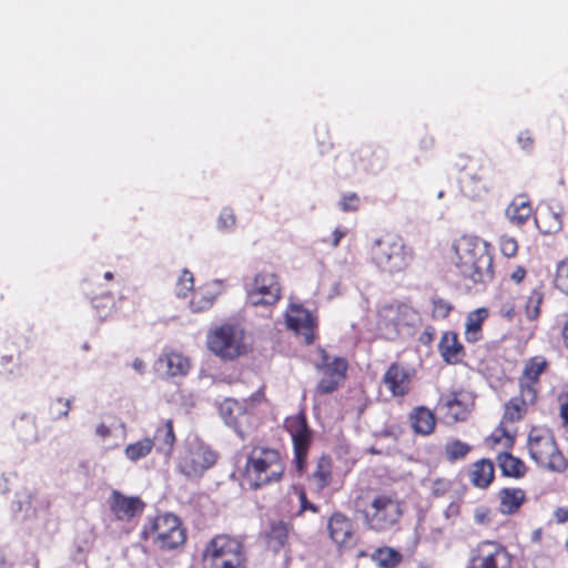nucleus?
I'll return each mask as SVG.
<instances>
[{
    "instance_id": "f257e3e1",
    "label": "nucleus",
    "mask_w": 568,
    "mask_h": 568,
    "mask_svg": "<svg viewBox=\"0 0 568 568\" xmlns=\"http://www.w3.org/2000/svg\"><path fill=\"white\" fill-rule=\"evenodd\" d=\"M487 243L478 237L463 235L452 245L450 264L455 273L473 284H486L494 277V260Z\"/></svg>"
},
{
    "instance_id": "f03ea898",
    "label": "nucleus",
    "mask_w": 568,
    "mask_h": 568,
    "mask_svg": "<svg viewBox=\"0 0 568 568\" xmlns=\"http://www.w3.org/2000/svg\"><path fill=\"white\" fill-rule=\"evenodd\" d=\"M245 449L241 476L248 489L258 490L283 480L286 465L278 449L261 444L248 445Z\"/></svg>"
},
{
    "instance_id": "7ed1b4c3",
    "label": "nucleus",
    "mask_w": 568,
    "mask_h": 568,
    "mask_svg": "<svg viewBox=\"0 0 568 568\" xmlns=\"http://www.w3.org/2000/svg\"><path fill=\"white\" fill-rule=\"evenodd\" d=\"M371 261L383 273L395 275L406 272L415 260V250L398 233L388 232L371 246Z\"/></svg>"
},
{
    "instance_id": "20e7f679",
    "label": "nucleus",
    "mask_w": 568,
    "mask_h": 568,
    "mask_svg": "<svg viewBox=\"0 0 568 568\" xmlns=\"http://www.w3.org/2000/svg\"><path fill=\"white\" fill-rule=\"evenodd\" d=\"M140 537L162 552L181 550L187 540V530L181 518L172 513L158 514L149 517L140 532Z\"/></svg>"
},
{
    "instance_id": "39448f33",
    "label": "nucleus",
    "mask_w": 568,
    "mask_h": 568,
    "mask_svg": "<svg viewBox=\"0 0 568 568\" xmlns=\"http://www.w3.org/2000/svg\"><path fill=\"white\" fill-rule=\"evenodd\" d=\"M247 549L240 536L217 534L202 551L203 568H247Z\"/></svg>"
},
{
    "instance_id": "423d86ee",
    "label": "nucleus",
    "mask_w": 568,
    "mask_h": 568,
    "mask_svg": "<svg viewBox=\"0 0 568 568\" xmlns=\"http://www.w3.org/2000/svg\"><path fill=\"white\" fill-rule=\"evenodd\" d=\"M527 447L531 459L538 466L555 473H564L567 469L568 462L550 429L532 427L528 435Z\"/></svg>"
},
{
    "instance_id": "0eeeda50",
    "label": "nucleus",
    "mask_w": 568,
    "mask_h": 568,
    "mask_svg": "<svg viewBox=\"0 0 568 568\" xmlns=\"http://www.w3.org/2000/svg\"><path fill=\"white\" fill-rule=\"evenodd\" d=\"M455 168L460 172L458 184L464 196L479 200L491 189L488 170L479 159L462 154L457 158Z\"/></svg>"
},
{
    "instance_id": "6e6552de",
    "label": "nucleus",
    "mask_w": 568,
    "mask_h": 568,
    "mask_svg": "<svg viewBox=\"0 0 568 568\" xmlns=\"http://www.w3.org/2000/svg\"><path fill=\"white\" fill-rule=\"evenodd\" d=\"M403 504L395 493H382L373 497L364 511L368 527L375 531H384L397 524L403 515Z\"/></svg>"
},
{
    "instance_id": "1a4fd4ad",
    "label": "nucleus",
    "mask_w": 568,
    "mask_h": 568,
    "mask_svg": "<svg viewBox=\"0 0 568 568\" xmlns=\"http://www.w3.org/2000/svg\"><path fill=\"white\" fill-rule=\"evenodd\" d=\"M465 568H514V556L496 539H483L468 552Z\"/></svg>"
},
{
    "instance_id": "9d476101",
    "label": "nucleus",
    "mask_w": 568,
    "mask_h": 568,
    "mask_svg": "<svg viewBox=\"0 0 568 568\" xmlns=\"http://www.w3.org/2000/svg\"><path fill=\"white\" fill-rule=\"evenodd\" d=\"M207 347L223 359L233 361L247 352L245 334L233 324H223L207 334Z\"/></svg>"
},
{
    "instance_id": "9b49d317",
    "label": "nucleus",
    "mask_w": 568,
    "mask_h": 568,
    "mask_svg": "<svg viewBox=\"0 0 568 568\" xmlns=\"http://www.w3.org/2000/svg\"><path fill=\"white\" fill-rule=\"evenodd\" d=\"M284 428L292 439L295 469L298 475H303L307 469L308 454L313 444V432L307 424L305 413L301 412L286 417Z\"/></svg>"
},
{
    "instance_id": "f8f14e48",
    "label": "nucleus",
    "mask_w": 568,
    "mask_h": 568,
    "mask_svg": "<svg viewBox=\"0 0 568 568\" xmlns=\"http://www.w3.org/2000/svg\"><path fill=\"white\" fill-rule=\"evenodd\" d=\"M376 328L378 334L389 341L397 338L400 329L410 325L415 312L400 302L384 304L377 310Z\"/></svg>"
},
{
    "instance_id": "ddd939ff",
    "label": "nucleus",
    "mask_w": 568,
    "mask_h": 568,
    "mask_svg": "<svg viewBox=\"0 0 568 568\" xmlns=\"http://www.w3.org/2000/svg\"><path fill=\"white\" fill-rule=\"evenodd\" d=\"M216 454L207 446L196 443L187 446L179 460V469L189 478H197L216 463Z\"/></svg>"
},
{
    "instance_id": "4468645a",
    "label": "nucleus",
    "mask_w": 568,
    "mask_h": 568,
    "mask_svg": "<svg viewBox=\"0 0 568 568\" xmlns=\"http://www.w3.org/2000/svg\"><path fill=\"white\" fill-rule=\"evenodd\" d=\"M285 322L287 328L301 336L305 345H312L315 342L318 318L303 304L292 303L285 313Z\"/></svg>"
},
{
    "instance_id": "2eb2a0df",
    "label": "nucleus",
    "mask_w": 568,
    "mask_h": 568,
    "mask_svg": "<svg viewBox=\"0 0 568 568\" xmlns=\"http://www.w3.org/2000/svg\"><path fill=\"white\" fill-rule=\"evenodd\" d=\"M282 295L278 276L275 273L262 271L253 280L247 297L252 305H275Z\"/></svg>"
},
{
    "instance_id": "dca6fc26",
    "label": "nucleus",
    "mask_w": 568,
    "mask_h": 568,
    "mask_svg": "<svg viewBox=\"0 0 568 568\" xmlns=\"http://www.w3.org/2000/svg\"><path fill=\"white\" fill-rule=\"evenodd\" d=\"M322 378L317 383L316 390L321 395L334 393L346 378L348 362L344 357L329 358L323 352V363L317 365Z\"/></svg>"
},
{
    "instance_id": "f3484780",
    "label": "nucleus",
    "mask_w": 568,
    "mask_h": 568,
    "mask_svg": "<svg viewBox=\"0 0 568 568\" xmlns=\"http://www.w3.org/2000/svg\"><path fill=\"white\" fill-rule=\"evenodd\" d=\"M549 362L541 355H536L526 361L523 372L518 377V387L527 399H538L540 390V376L548 369Z\"/></svg>"
},
{
    "instance_id": "a211bd4d",
    "label": "nucleus",
    "mask_w": 568,
    "mask_h": 568,
    "mask_svg": "<svg viewBox=\"0 0 568 568\" xmlns=\"http://www.w3.org/2000/svg\"><path fill=\"white\" fill-rule=\"evenodd\" d=\"M414 371L399 362L392 363L382 376V384L394 398H404L412 390Z\"/></svg>"
},
{
    "instance_id": "6ab92c4d",
    "label": "nucleus",
    "mask_w": 568,
    "mask_h": 568,
    "mask_svg": "<svg viewBox=\"0 0 568 568\" xmlns=\"http://www.w3.org/2000/svg\"><path fill=\"white\" fill-rule=\"evenodd\" d=\"M329 538L339 549H351L356 545L352 520L343 513H333L327 520Z\"/></svg>"
},
{
    "instance_id": "aec40b11",
    "label": "nucleus",
    "mask_w": 568,
    "mask_h": 568,
    "mask_svg": "<svg viewBox=\"0 0 568 568\" xmlns=\"http://www.w3.org/2000/svg\"><path fill=\"white\" fill-rule=\"evenodd\" d=\"M437 409L447 423L464 422L470 412L467 396L463 390L442 395L437 402Z\"/></svg>"
},
{
    "instance_id": "412c9836",
    "label": "nucleus",
    "mask_w": 568,
    "mask_h": 568,
    "mask_svg": "<svg viewBox=\"0 0 568 568\" xmlns=\"http://www.w3.org/2000/svg\"><path fill=\"white\" fill-rule=\"evenodd\" d=\"M109 507L118 520L130 523L143 513L145 503L139 496H125L119 490H113Z\"/></svg>"
},
{
    "instance_id": "4be33fe9",
    "label": "nucleus",
    "mask_w": 568,
    "mask_h": 568,
    "mask_svg": "<svg viewBox=\"0 0 568 568\" xmlns=\"http://www.w3.org/2000/svg\"><path fill=\"white\" fill-rule=\"evenodd\" d=\"M158 371L166 377H182L189 374L192 363L190 357L173 348H165L155 362Z\"/></svg>"
},
{
    "instance_id": "5701e85b",
    "label": "nucleus",
    "mask_w": 568,
    "mask_h": 568,
    "mask_svg": "<svg viewBox=\"0 0 568 568\" xmlns=\"http://www.w3.org/2000/svg\"><path fill=\"white\" fill-rule=\"evenodd\" d=\"M438 352L443 362L447 365H457L463 362L466 351L454 331L443 332L438 342Z\"/></svg>"
},
{
    "instance_id": "b1692460",
    "label": "nucleus",
    "mask_w": 568,
    "mask_h": 568,
    "mask_svg": "<svg viewBox=\"0 0 568 568\" xmlns=\"http://www.w3.org/2000/svg\"><path fill=\"white\" fill-rule=\"evenodd\" d=\"M307 480L311 489L317 495L333 483V459L329 455L323 454L316 459Z\"/></svg>"
},
{
    "instance_id": "393cba45",
    "label": "nucleus",
    "mask_w": 568,
    "mask_h": 568,
    "mask_svg": "<svg viewBox=\"0 0 568 568\" xmlns=\"http://www.w3.org/2000/svg\"><path fill=\"white\" fill-rule=\"evenodd\" d=\"M532 212L530 197L521 193L513 197L505 210V215L513 225L520 227L530 220Z\"/></svg>"
},
{
    "instance_id": "a878e982",
    "label": "nucleus",
    "mask_w": 568,
    "mask_h": 568,
    "mask_svg": "<svg viewBox=\"0 0 568 568\" xmlns=\"http://www.w3.org/2000/svg\"><path fill=\"white\" fill-rule=\"evenodd\" d=\"M293 531V524L285 520H274L265 532L266 547L273 552H278L288 546L290 536Z\"/></svg>"
},
{
    "instance_id": "bb28decb",
    "label": "nucleus",
    "mask_w": 568,
    "mask_h": 568,
    "mask_svg": "<svg viewBox=\"0 0 568 568\" xmlns=\"http://www.w3.org/2000/svg\"><path fill=\"white\" fill-rule=\"evenodd\" d=\"M469 483L479 489H486L495 479V465L488 458H481L469 465L467 469Z\"/></svg>"
},
{
    "instance_id": "cd10ccee",
    "label": "nucleus",
    "mask_w": 568,
    "mask_h": 568,
    "mask_svg": "<svg viewBox=\"0 0 568 568\" xmlns=\"http://www.w3.org/2000/svg\"><path fill=\"white\" fill-rule=\"evenodd\" d=\"M537 403V399H527L523 392L519 390L517 396L511 397L504 405V414L500 423L507 425L520 422L526 416L528 408L534 406Z\"/></svg>"
},
{
    "instance_id": "c85d7f7f",
    "label": "nucleus",
    "mask_w": 568,
    "mask_h": 568,
    "mask_svg": "<svg viewBox=\"0 0 568 568\" xmlns=\"http://www.w3.org/2000/svg\"><path fill=\"white\" fill-rule=\"evenodd\" d=\"M499 507L503 515H514L518 513L526 501V491L518 487H505L498 491Z\"/></svg>"
},
{
    "instance_id": "c756f323",
    "label": "nucleus",
    "mask_w": 568,
    "mask_h": 568,
    "mask_svg": "<svg viewBox=\"0 0 568 568\" xmlns=\"http://www.w3.org/2000/svg\"><path fill=\"white\" fill-rule=\"evenodd\" d=\"M151 439L153 440L158 453L164 455L165 457H170L174 450V445L176 442L173 420L166 419L163 422V424L158 426L154 432V436Z\"/></svg>"
},
{
    "instance_id": "7c9ffc66",
    "label": "nucleus",
    "mask_w": 568,
    "mask_h": 568,
    "mask_svg": "<svg viewBox=\"0 0 568 568\" xmlns=\"http://www.w3.org/2000/svg\"><path fill=\"white\" fill-rule=\"evenodd\" d=\"M489 312L486 307L471 311L466 316L464 336L467 343H477L483 338V325L488 318Z\"/></svg>"
},
{
    "instance_id": "2f4dec72",
    "label": "nucleus",
    "mask_w": 568,
    "mask_h": 568,
    "mask_svg": "<svg viewBox=\"0 0 568 568\" xmlns=\"http://www.w3.org/2000/svg\"><path fill=\"white\" fill-rule=\"evenodd\" d=\"M409 422L416 434L428 436L434 433L436 418L430 409L420 406L413 409L409 415Z\"/></svg>"
},
{
    "instance_id": "473e14b6",
    "label": "nucleus",
    "mask_w": 568,
    "mask_h": 568,
    "mask_svg": "<svg viewBox=\"0 0 568 568\" xmlns=\"http://www.w3.org/2000/svg\"><path fill=\"white\" fill-rule=\"evenodd\" d=\"M537 230L544 235H551L559 232L562 227L561 215L552 209L541 210L534 216Z\"/></svg>"
},
{
    "instance_id": "72a5a7b5",
    "label": "nucleus",
    "mask_w": 568,
    "mask_h": 568,
    "mask_svg": "<svg viewBox=\"0 0 568 568\" xmlns=\"http://www.w3.org/2000/svg\"><path fill=\"white\" fill-rule=\"evenodd\" d=\"M497 463L503 475L507 477L521 478L527 470L525 463L508 452H499Z\"/></svg>"
},
{
    "instance_id": "f704fd0d",
    "label": "nucleus",
    "mask_w": 568,
    "mask_h": 568,
    "mask_svg": "<svg viewBox=\"0 0 568 568\" xmlns=\"http://www.w3.org/2000/svg\"><path fill=\"white\" fill-rule=\"evenodd\" d=\"M515 437L508 432L507 425L499 423L498 427L487 437L486 444L496 452H508L513 448Z\"/></svg>"
},
{
    "instance_id": "c9c22d12",
    "label": "nucleus",
    "mask_w": 568,
    "mask_h": 568,
    "mask_svg": "<svg viewBox=\"0 0 568 568\" xmlns=\"http://www.w3.org/2000/svg\"><path fill=\"white\" fill-rule=\"evenodd\" d=\"M544 298V284L539 282L530 290L525 301L524 311L528 321H536L540 316Z\"/></svg>"
},
{
    "instance_id": "e433bc0d",
    "label": "nucleus",
    "mask_w": 568,
    "mask_h": 568,
    "mask_svg": "<svg viewBox=\"0 0 568 568\" xmlns=\"http://www.w3.org/2000/svg\"><path fill=\"white\" fill-rule=\"evenodd\" d=\"M219 410L225 424L232 427H236L240 417L245 414L244 406L239 400L232 398H225L220 404Z\"/></svg>"
},
{
    "instance_id": "4c0bfd02",
    "label": "nucleus",
    "mask_w": 568,
    "mask_h": 568,
    "mask_svg": "<svg viewBox=\"0 0 568 568\" xmlns=\"http://www.w3.org/2000/svg\"><path fill=\"white\" fill-rule=\"evenodd\" d=\"M372 559L381 568H396L402 561V554L388 546L377 548L372 555Z\"/></svg>"
},
{
    "instance_id": "58836bf2",
    "label": "nucleus",
    "mask_w": 568,
    "mask_h": 568,
    "mask_svg": "<svg viewBox=\"0 0 568 568\" xmlns=\"http://www.w3.org/2000/svg\"><path fill=\"white\" fill-rule=\"evenodd\" d=\"M153 447H154L153 440L151 438L146 437V438L140 439L135 443L129 444L125 447L124 453H125V456L130 460L136 462L141 458L146 457L152 452Z\"/></svg>"
},
{
    "instance_id": "ea45409f",
    "label": "nucleus",
    "mask_w": 568,
    "mask_h": 568,
    "mask_svg": "<svg viewBox=\"0 0 568 568\" xmlns=\"http://www.w3.org/2000/svg\"><path fill=\"white\" fill-rule=\"evenodd\" d=\"M444 449L446 459L454 463L464 459L471 450V446L459 439H454L447 442Z\"/></svg>"
},
{
    "instance_id": "a19ab883",
    "label": "nucleus",
    "mask_w": 568,
    "mask_h": 568,
    "mask_svg": "<svg viewBox=\"0 0 568 568\" xmlns=\"http://www.w3.org/2000/svg\"><path fill=\"white\" fill-rule=\"evenodd\" d=\"M71 409V399L57 397L52 399L48 407L49 418L51 420H59L68 416Z\"/></svg>"
},
{
    "instance_id": "79ce46f5",
    "label": "nucleus",
    "mask_w": 568,
    "mask_h": 568,
    "mask_svg": "<svg viewBox=\"0 0 568 568\" xmlns=\"http://www.w3.org/2000/svg\"><path fill=\"white\" fill-rule=\"evenodd\" d=\"M432 303V318L433 320H445L449 316L452 311L454 310L453 304L439 296H434L430 301Z\"/></svg>"
},
{
    "instance_id": "37998d69",
    "label": "nucleus",
    "mask_w": 568,
    "mask_h": 568,
    "mask_svg": "<svg viewBox=\"0 0 568 568\" xmlns=\"http://www.w3.org/2000/svg\"><path fill=\"white\" fill-rule=\"evenodd\" d=\"M213 303L214 296L203 291H194L190 301V308L194 313H200L212 307Z\"/></svg>"
},
{
    "instance_id": "c03bdc74",
    "label": "nucleus",
    "mask_w": 568,
    "mask_h": 568,
    "mask_svg": "<svg viewBox=\"0 0 568 568\" xmlns=\"http://www.w3.org/2000/svg\"><path fill=\"white\" fill-rule=\"evenodd\" d=\"M194 288V276L189 270H183L175 285L176 295L186 297Z\"/></svg>"
},
{
    "instance_id": "a18cd8bd",
    "label": "nucleus",
    "mask_w": 568,
    "mask_h": 568,
    "mask_svg": "<svg viewBox=\"0 0 568 568\" xmlns=\"http://www.w3.org/2000/svg\"><path fill=\"white\" fill-rule=\"evenodd\" d=\"M498 245L500 253L507 258L515 257L519 250L518 241L514 236H509L507 234L499 237Z\"/></svg>"
},
{
    "instance_id": "49530a36",
    "label": "nucleus",
    "mask_w": 568,
    "mask_h": 568,
    "mask_svg": "<svg viewBox=\"0 0 568 568\" xmlns=\"http://www.w3.org/2000/svg\"><path fill=\"white\" fill-rule=\"evenodd\" d=\"M554 283L559 291L568 294V260H564L557 265Z\"/></svg>"
},
{
    "instance_id": "de8ad7c7",
    "label": "nucleus",
    "mask_w": 568,
    "mask_h": 568,
    "mask_svg": "<svg viewBox=\"0 0 568 568\" xmlns=\"http://www.w3.org/2000/svg\"><path fill=\"white\" fill-rule=\"evenodd\" d=\"M361 199L357 193L348 192L341 196L338 206L343 212H356L359 209Z\"/></svg>"
},
{
    "instance_id": "09e8293b",
    "label": "nucleus",
    "mask_w": 568,
    "mask_h": 568,
    "mask_svg": "<svg viewBox=\"0 0 568 568\" xmlns=\"http://www.w3.org/2000/svg\"><path fill=\"white\" fill-rule=\"evenodd\" d=\"M375 154L374 150L369 145H365L359 150L352 153L354 164H363L365 168H371L373 162L371 158Z\"/></svg>"
},
{
    "instance_id": "8fccbe9b",
    "label": "nucleus",
    "mask_w": 568,
    "mask_h": 568,
    "mask_svg": "<svg viewBox=\"0 0 568 568\" xmlns=\"http://www.w3.org/2000/svg\"><path fill=\"white\" fill-rule=\"evenodd\" d=\"M493 510L485 505H479L474 509V521L479 526H488L493 523Z\"/></svg>"
},
{
    "instance_id": "3c124183",
    "label": "nucleus",
    "mask_w": 568,
    "mask_h": 568,
    "mask_svg": "<svg viewBox=\"0 0 568 568\" xmlns=\"http://www.w3.org/2000/svg\"><path fill=\"white\" fill-rule=\"evenodd\" d=\"M236 219L233 211L225 207L221 211L217 219V226L221 230H230L235 225Z\"/></svg>"
},
{
    "instance_id": "603ef678",
    "label": "nucleus",
    "mask_w": 568,
    "mask_h": 568,
    "mask_svg": "<svg viewBox=\"0 0 568 568\" xmlns=\"http://www.w3.org/2000/svg\"><path fill=\"white\" fill-rule=\"evenodd\" d=\"M298 500H300V510L298 514H303L304 511H312L317 514L320 511V507L307 499L306 493L303 488L297 491Z\"/></svg>"
},
{
    "instance_id": "864d4df0",
    "label": "nucleus",
    "mask_w": 568,
    "mask_h": 568,
    "mask_svg": "<svg viewBox=\"0 0 568 568\" xmlns=\"http://www.w3.org/2000/svg\"><path fill=\"white\" fill-rule=\"evenodd\" d=\"M452 483L446 478H437L433 481L432 493L435 497H442L450 490Z\"/></svg>"
},
{
    "instance_id": "5fc2aeb1",
    "label": "nucleus",
    "mask_w": 568,
    "mask_h": 568,
    "mask_svg": "<svg viewBox=\"0 0 568 568\" xmlns=\"http://www.w3.org/2000/svg\"><path fill=\"white\" fill-rule=\"evenodd\" d=\"M498 314L507 320H513L516 315V305L511 301H507L500 304Z\"/></svg>"
},
{
    "instance_id": "6e6d98bb",
    "label": "nucleus",
    "mask_w": 568,
    "mask_h": 568,
    "mask_svg": "<svg viewBox=\"0 0 568 568\" xmlns=\"http://www.w3.org/2000/svg\"><path fill=\"white\" fill-rule=\"evenodd\" d=\"M92 304H93L94 308H97L99 311V313L102 317H106L108 313L106 312L102 313L101 308H104L108 305H110V307H112L114 303H113L112 296L110 294H108L101 298H98V297L92 298Z\"/></svg>"
},
{
    "instance_id": "4d7b16f0",
    "label": "nucleus",
    "mask_w": 568,
    "mask_h": 568,
    "mask_svg": "<svg viewBox=\"0 0 568 568\" xmlns=\"http://www.w3.org/2000/svg\"><path fill=\"white\" fill-rule=\"evenodd\" d=\"M559 416L565 427H568V392L560 396Z\"/></svg>"
},
{
    "instance_id": "13d9d810",
    "label": "nucleus",
    "mask_w": 568,
    "mask_h": 568,
    "mask_svg": "<svg viewBox=\"0 0 568 568\" xmlns=\"http://www.w3.org/2000/svg\"><path fill=\"white\" fill-rule=\"evenodd\" d=\"M435 338V328L427 326L419 335V342L423 345H430Z\"/></svg>"
},
{
    "instance_id": "bf43d9fd",
    "label": "nucleus",
    "mask_w": 568,
    "mask_h": 568,
    "mask_svg": "<svg viewBox=\"0 0 568 568\" xmlns=\"http://www.w3.org/2000/svg\"><path fill=\"white\" fill-rule=\"evenodd\" d=\"M554 519L559 525L568 523V506L557 507L554 510Z\"/></svg>"
},
{
    "instance_id": "052dcab7",
    "label": "nucleus",
    "mask_w": 568,
    "mask_h": 568,
    "mask_svg": "<svg viewBox=\"0 0 568 568\" xmlns=\"http://www.w3.org/2000/svg\"><path fill=\"white\" fill-rule=\"evenodd\" d=\"M527 275V271L524 266H517L509 275V278L516 283L519 284L524 281V278Z\"/></svg>"
},
{
    "instance_id": "680f3d73",
    "label": "nucleus",
    "mask_w": 568,
    "mask_h": 568,
    "mask_svg": "<svg viewBox=\"0 0 568 568\" xmlns=\"http://www.w3.org/2000/svg\"><path fill=\"white\" fill-rule=\"evenodd\" d=\"M560 338L562 347L568 352V314L565 315V318L561 323Z\"/></svg>"
},
{
    "instance_id": "e2e57ef3",
    "label": "nucleus",
    "mask_w": 568,
    "mask_h": 568,
    "mask_svg": "<svg viewBox=\"0 0 568 568\" xmlns=\"http://www.w3.org/2000/svg\"><path fill=\"white\" fill-rule=\"evenodd\" d=\"M347 231L345 229L336 227L333 231V240H332V246L337 247L342 241V239L346 235Z\"/></svg>"
},
{
    "instance_id": "0e129e2a",
    "label": "nucleus",
    "mask_w": 568,
    "mask_h": 568,
    "mask_svg": "<svg viewBox=\"0 0 568 568\" xmlns=\"http://www.w3.org/2000/svg\"><path fill=\"white\" fill-rule=\"evenodd\" d=\"M95 433L98 436H100L101 438L104 439L111 435V429L108 425H105L104 423H101L97 426Z\"/></svg>"
},
{
    "instance_id": "69168bd1",
    "label": "nucleus",
    "mask_w": 568,
    "mask_h": 568,
    "mask_svg": "<svg viewBox=\"0 0 568 568\" xmlns=\"http://www.w3.org/2000/svg\"><path fill=\"white\" fill-rule=\"evenodd\" d=\"M132 367L140 374L144 372L145 363L141 358H135L132 363Z\"/></svg>"
},
{
    "instance_id": "338daca9",
    "label": "nucleus",
    "mask_w": 568,
    "mask_h": 568,
    "mask_svg": "<svg viewBox=\"0 0 568 568\" xmlns=\"http://www.w3.org/2000/svg\"><path fill=\"white\" fill-rule=\"evenodd\" d=\"M0 568H6V557L1 550H0Z\"/></svg>"
},
{
    "instance_id": "774afa93",
    "label": "nucleus",
    "mask_w": 568,
    "mask_h": 568,
    "mask_svg": "<svg viewBox=\"0 0 568 568\" xmlns=\"http://www.w3.org/2000/svg\"><path fill=\"white\" fill-rule=\"evenodd\" d=\"M422 142L424 143V148H427L428 145H429V146H430V145H433V142H434V141H433V139H432V138H429L428 140H424V141H422Z\"/></svg>"
}]
</instances>
